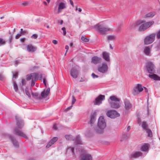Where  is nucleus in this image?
I'll return each instance as SVG.
<instances>
[{"label": "nucleus", "mask_w": 160, "mask_h": 160, "mask_svg": "<svg viewBox=\"0 0 160 160\" xmlns=\"http://www.w3.org/2000/svg\"><path fill=\"white\" fill-rule=\"evenodd\" d=\"M32 95L33 98L36 99H41V98L40 97V96H39V95L37 93H32Z\"/></svg>", "instance_id": "c9c22d12"}, {"label": "nucleus", "mask_w": 160, "mask_h": 160, "mask_svg": "<svg viewBox=\"0 0 160 160\" xmlns=\"http://www.w3.org/2000/svg\"><path fill=\"white\" fill-rule=\"evenodd\" d=\"M9 138L11 139L14 146L15 147H18V143L17 141L14 139V137L12 136H10Z\"/></svg>", "instance_id": "a878e982"}, {"label": "nucleus", "mask_w": 160, "mask_h": 160, "mask_svg": "<svg viewBox=\"0 0 160 160\" xmlns=\"http://www.w3.org/2000/svg\"><path fill=\"white\" fill-rule=\"evenodd\" d=\"M18 76V73L15 72L13 74V77L15 78H16Z\"/></svg>", "instance_id": "864d4df0"}, {"label": "nucleus", "mask_w": 160, "mask_h": 160, "mask_svg": "<svg viewBox=\"0 0 160 160\" xmlns=\"http://www.w3.org/2000/svg\"><path fill=\"white\" fill-rule=\"evenodd\" d=\"M131 129V128L130 126H128L127 129V131H128L130 130Z\"/></svg>", "instance_id": "e2e57ef3"}, {"label": "nucleus", "mask_w": 160, "mask_h": 160, "mask_svg": "<svg viewBox=\"0 0 160 160\" xmlns=\"http://www.w3.org/2000/svg\"><path fill=\"white\" fill-rule=\"evenodd\" d=\"M75 143L78 144H81V141L79 136H77L75 140Z\"/></svg>", "instance_id": "f704fd0d"}, {"label": "nucleus", "mask_w": 160, "mask_h": 160, "mask_svg": "<svg viewBox=\"0 0 160 160\" xmlns=\"http://www.w3.org/2000/svg\"><path fill=\"white\" fill-rule=\"evenodd\" d=\"M143 90V87L142 85L138 84L135 85L132 88V93L134 96H137Z\"/></svg>", "instance_id": "20e7f679"}, {"label": "nucleus", "mask_w": 160, "mask_h": 160, "mask_svg": "<svg viewBox=\"0 0 160 160\" xmlns=\"http://www.w3.org/2000/svg\"><path fill=\"white\" fill-rule=\"evenodd\" d=\"M155 34L152 33L147 36L144 39V43L146 44H149L152 43L154 40Z\"/></svg>", "instance_id": "39448f33"}, {"label": "nucleus", "mask_w": 160, "mask_h": 160, "mask_svg": "<svg viewBox=\"0 0 160 160\" xmlns=\"http://www.w3.org/2000/svg\"><path fill=\"white\" fill-rule=\"evenodd\" d=\"M157 37L158 39L160 38V30L157 32Z\"/></svg>", "instance_id": "a18cd8bd"}, {"label": "nucleus", "mask_w": 160, "mask_h": 160, "mask_svg": "<svg viewBox=\"0 0 160 160\" xmlns=\"http://www.w3.org/2000/svg\"><path fill=\"white\" fill-rule=\"evenodd\" d=\"M50 91V89L49 88L46 90H44L41 93V97L43 98H46L49 94Z\"/></svg>", "instance_id": "6ab92c4d"}, {"label": "nucleus", "mask_w": 160, "mask_h": 160, "mask_svg": "<svg viewBox=\"0 0 160 160\" xmlns=\"http://www.w3.org/2000/svg\"><path fill=\"white\" fill-rule=\"evenodd\" d=\"M16 119L17 120V127L14 129L13 133L15 134L27 138V136L21 130L24 125L23 121L19 118L16 117Z\"/></svg>", "instance_id": "f257e3e1"}, {"label": "nucleus", "mask_w": 160, "mask_h": 160, "mask_svg": "<svg viewBox=\"0 0 160 160\" xmlns=\"http://www.w3.org/2000/svg\"><path fill=\"white\" fill-rule=\"evenodd\" d=\"M25 92H26V95L29 97H30V95L29 92H28V88H27V89L26 88L25 89Z\"/></svg>", "instance_id": "79ce46f5"}, {"label": "nucleus", "mask_w": 160, "mask_h": 160, "mask_svg": "<svg viewBox=\"0 0 160 160\" xmlns=\"http://www.w3.org/2000/svg\"><path fill=\"white\" fill-rule=\"evenodd\" d=\"M21 36V34H17L16 37H15V38L16 39H18V38H19V37Z\"/></svg>", "instance_id": "3c124183"}, {"label": "nucleus", "mask_w": 160, "mask_h": 160, "mask_svg": "<svg viewBox=\"0 0 160 160\" xmlns=\"http://www.w3.org/2000/svg\"><path fill=\"white\" fill-rule=\"evenodd\" d=\"M147 70L149 73H153L154 71V66L151 62H148L147 66Z\"/></svg>", "instance_id": "4468645a"}, {"label": "nucleus", "mask_w": 160, "mask_h": 160, "mask_svg": "<svg viewBox=\"0 0 160 160\" xmlns=\"http://www.w3.org/2000/svg\"><path fill=\"white\" fill-rule=\"evenodd\" d=\"M36 80H32V81L31 86L33 87L34 86Z\"/></svg>", "instance_id": "09e8293b"}, {"label": "nucleus", "mask_w": 160, "mask_h": 160, "mask_svg": "<svg viewBox=\"0 0 160 160\" xmlns=\"http://www.w3.org/2000/svg\"><path fill=\"white\" fill-rule=\"evenodd\" d=\"M25 80L23 79H22V82L23 85H24L25 84Z\"/></svg>", "instance_id": "680f3d73"}, {"label": "nucleus", "mask_w": 160, "mask_h": 160, "mask_svg": "<svg viewBox=\"0 0 160 160\" xmlns=\"http://www.w3.org/2000/svg\"><path fill=\"white\" fill-rule=\"evenodd\" d=\"M116 36L114 35H110L108 37V40L109 41L113 40L115 39Z\"/></svg>", "instance_id": "e433bc0d"}, {"label": "nucleus", "mask_w": 160, "mask_h": 160, "mask_svg": "<svg viewBox=\"0 0 160 160\" xmlns=\"http://www.w3.org/2000/svg\"><path fill=\"white\" fill-rule=\"evenodd\" d=\"M6 43L5 41L2 39L0 38V46L3 45Z\"/></svg>", "instance_id": "ea45409f"}, {"label": "nucleus", "mask_w": 160, "mask_h": 160, "mask_svg": "<svg viewBox=\"0 0 160 160\" xmlns=\"http://www.w3.org/2000/svg\"><path fill=\"white\" fill-rule=\"evenodd\" d=\"M52 42L54 44H56L58 43L57 41L56 40H53Z\"/></svg>", "instance_id": "4d7b16f0"}, {"label": "nucleus", "mask_w": 160, "mask_h": 160, "mask_svg": "<svg viewBox=\"0 0 160 160\" xmlns=\"http://www.w3.org/2000/svg\"><path fill=\"white\" fill-rule=\"evenodd\" d=\"M141 25L139 27L138 30L140 32H143L147 30L146 28L144 25L143 23L140 24Z\"/></svg>", "instance_id": "2f4dec72"}, {"label": "nucleus", "mask_w": 160, "mask_h": 160, "mask_svg": "<svg viewBox=\"0 0 160 160\" xmlns=\"http://www.w3.org/2000/svg\"><path fill=\"white\" fill-rule=\"evenodd\" d=\"M82 40L84 42H88L89 41L88 38H86L84 37H81Z\"/></svg>", "instance_id": "a19ab883"}, {"label": "nucleus", "mask_w": 160, "mask_h": 160, "mask_svg": "<svg viewBox=\"0 0 160 160\" xmlns=\"http://www.w3.org/2000/svg\"><path fill=\"white\" fill-rule=\"evenodd\" d=\"M151 49V48L149 46L145 47L143 50L144 53L147 56H150Z\"/></svg>", "instance_id": "a211bd4d"}, {"label": "nucleus", "mask_w": 160, "mask_h": 160, "mask_svg": "<svg viewBox=\"0 0 160 160\" xmlns=\"http://www.w3.org/2000/svg\"><path fill=\"white\" fill-rule=\"evenodd\" d=\"M106 115L108 117L111 118H114L120 116V114L114 110L108 111L106 112Z\"/></svg>", "instance_id": "423d86ee"}, {"label": "nucleus", "mask_w": 160, "mask_h": 160, "mask_svg": "<svg viewBox=\"0 0 160 160\" xmlns=\"http://www.w3.org/2000/svg\"><path fill=\"white\" fill-rule=\"evenodd\" d=\"M105 99V96L100 95L96 98L94 101V104L96 105H99L102 103V100Z\"/></svg>", "instance_id": "6e6552de"}, {"label": "nucleus", "mask_w": 160, "mask_h": 160, "mask_svg": "<svg viewBox=\"0 0 160 160\" xmlns=\"http://www.w3.org/2000/svg\"><path fill=\"white\" fill-rule=\"evenodd\" d=\"M149 147V144L147 143H145L142 145L141 147V150L143 152H147L148 150Z\"/></svg>", "instance_id": "393cba45"}, {"label": "nucleus", "mask_w": 160, "mask_h": 160, "mask_svg": "<svg viewBox=\"0 0 160 160\" xmlns=\"http://www.w3.org/2000/svg\"><path fill=\"white\" fill-rule=\"evenodd\" d=\"M43 82L44 84L46 86V80L44 78L43 80Z\"/></svg>", "instance_id": "13d9d810"}, {"label": "nucleus", "mask_w": 160, "mask_h": 160, "mask_svg": "<svg viewBox=\"0 0 160 160\" xmlns=\"http://www.w3.org/2000/svg\"><path fill=\"white\" fill-rule=\"evenodd\" d=\"M156 14V13L155 12H150L146 15H145L144 17L146 18H152Z\"/></svg>", "instance_id": "c756f323"}, {"label": "nucleus", "mask_w": 160, "mask_h": 160, "mask_svg": "<svg viewBox=\"0 0 160 160\" xmlns=\"http://www.w3.org/2000/svg\"><path fill=\"white\" fill-rule=\"evenodd\" d=\"M62 29L63 31V35H65L66 34L65 28V27H63L62 28Z\"/></svg>", "instance_id": "c03bdc74"}, {"label": "nucleus", "mask_w": 160, "mask_h": 160, "mask_svg": "<svg viewBox=\"0 0 160 160\" xmlns=\"http://www.w3.org/2000/svg\"><path fill=\"white\" fill-rule=\"evenodd\" d=\"M27 49L29 52H33L36 50L37 48L32 44H29L27 46Z\"/></svg>", "instance_id": "5701e85b"}, {"label": "nucleus", "mask_w": 160, "mask_h": 160, "mask_svg": "<svg viewBox=\"0 0 160 160\" xmlns=\"http://www.w3.org/2000/svg\"><path fill=\"white\" fill-rule=\"evenodd\" d=\"M70 74L73 78H76L78 75L79 71L76 68H73L71 69Z\"/></svg>", "instance_id": "ddd939ff"}, {"label": "nucleus", "mask_w": 160, "mask_h": 160, "mask_svg": "<svg viewBox=\"0 0 160 160\" xmlns=\"http://www.w3.org/2000/svg\"><path fill=\"white\" fill-rule=\"evenodd\" d=\"M26 31H22L21 32V34H24L25 33H26Z\"/></svg>", "instance_id": "0e129e2a"}, {"label": "nucleus", "mask_w": 160, "mask_h": 160, "mask_svg": "<svg viewBox=\"0 0 160 160\" xmlns=\"http://www.w3.org/2000/svg\"><path fill=\"white\" fill-rule=\"evenodd\" d=\"M70 3L71 4L72 6H73V2L71 0H70Z\"/></svg>", "instance_id": "69168bd1"}, {"label": "nucleus", "mask_w": 160, "mask_h": 160, "mask_svg": "<svg viewBox=\"0 0 160 160\" xmlns=\"http://www.w3.org/2000/svg\"><path fill=\"white\" fill-rule=\"evenodd\" d=\"M72 106H70V107H68V108H67L65 110V111H68V110H69L71 108H72Z\"/></svg>", "instance_id": "6e6d98bb"}, {"label": "nucleus", "mask_w": 160, "mask_h": 160, "mask_svg": "<svg viewBox=\"0 0 160 160\" xmlns=\"http://www.w3.org/2000/svg\"><path fill=\"white\" fill-rule=\"evenodd\" d=\"M67 6L65 3L63 2H60L58 5V10L57 13L59 14L61 12L62 10L66 8Z\"/></svg>", "instance_id": "9b49d317"}, {"label": "nucleus", "mask_w": 160, "mask_h": 160, "mask_svg": "<svg viewBox=\"0 0 160 160\" xmlns=\"http://www.w3.org/2000/svg\"><path fill=\"white\" fill-rule=\"evenodd\" d=\"M154 23L153 21H151L149 22H143V24L145 25L146 29H148L151 26L153 25Z\"/></svg>", "instance_id": "bb28decb"}, {"label": "nucleus", "mask_w": 160, "mask_h": 160, "mask_svg": "<svg viewBox=\"0 0 160 160\" xmlns=\"http://www.w3.org/2000/svg\"><path fill=\"white\" fill-rule=\"evenodd\" d=\"M82 9L80 8H79L78 9V11L79 12H81L82 11Z\"/></svg>", "instance_id": "774afa93"}, {"label": "nucleus", "mask_w": 160, "mask_h": 160, "mask_svg": "<svg viewBox=\"0 0 160 160\" xmlns=\"http://www.w3.org/2000/svg\"><path fill=\"white\" fill-rule=\"evenodd\" d=\"M145 22L144 20H139L138 21H136L135 22L132 23L129 26L130 29H132L134 28L137 26L140 25V24Z\"/></svg>", "instance_id": "f8f14e48"}, {"label": "nucleus", "mask_w": 160, "mask_h": 160, "mask_svg": "<svg viewBox=\"0 0 160 160\" xmlns=\"http://www.w3.org/2000/svg\"><path fill=\"white\" fill-rule=\"evenodd\" d=\"M128 137V134L127 133H123L121 136V141H122L124 140L127 139Z\"/></svg>", "instance_id": "473e14b6"}, {"label": "nucleus", "mask_w": 160, "mask_h": 160, "mask_svg": "<svg viewBox=\"0 0 160 160\" xmlns=\"http://www.w3.org/2000/svg\"><path fill=\"white\" fill-rule=\"evenodd\" d=\"M38 74L37 73H31L27 75V80H37L38 79Z\"/></svg>", "instance_id": "9d476101"}, {"label": "nucleus", "mask_w": 160, "mask_h": 160, "mask_svg": "<svg viewBox=\"0 0 160 160\" xmlns=\"http://www.w3.org/2000/svg\"><path fill=\"white\" fill-rule=\"evenodd\" d=\"M149 77L152 79H153L155 80H160V77L158 76L157 75L155 74H153L152 75L149 74Z\"/></svg>", "instance_id": "c85d7f7f"}, {"label": "nucleus", "mask_w": 160, "mask_h": 160, "mask_svg": "<svg viewBox=\"0 0 160 160\" xmlns=\"http://www.w3.org/2000/svg\"><path fill=\"white\" fill-rule=\"evenodd\" d=\"M69 46L68 45H66L65 47V48L66 49V51H68L69 49Z\"/></svg>", "instance_id": "052dcab7"}, {"label": "nucleus", "mask_w": 160, "mask_h": 160, "mask_svg": "<svg viewBox=\"0 0 160 160\" xmlns=\"http://www.w3.org/2000/svg\"><path fill=\"white\" fill-rule=\"evenodd\" d=\"M13 86L15 91L16 92H17L18 90V87L16 83L15 82H13Z\"/></svg>", "instance_id": "58836bf2"}, {"label": "nucleus", "mask_w": 160, "mask_h": 160, "mask_svg": "<svg viewBox=\"0 0 160 160\" xmlns=\"http://www.w3.org/2000/svg\"><path fill=\"white\" fill-rule=\"evenodd\" d=\"M138 124L140 125L141 124V123H140V120L139 119H138Z\"/></svg>", "instance_id": "338daca9"}, {"label": "nucleus", "mask_w": 160, "mask_h": 160, "mask_svg": "<svg viewBox=\"0 0 160 160\" xmlns=\"http://www.w3.org/2000/svg\"><path fill=\"white\" fill-rule=\"evenodd\" d=\"M81 160H92V157L91 155L85 153L82 155Z\"/></svg>", "instance_id": "dca6fc26"}, {"label": "nucleus", "mask_w": 160, "mask_h": 160, "mask_svg": "<svg viewBox=\"0 0 160 160\" xmlns=\"http://www.w3.org/2000/svg\"><path fill=\"white\" fill-rule=\"evenodd\" d=\"M148 125L145 122H143L142 124V127L143 129L145 130L147 133L148 134V136L151 137L152 136V132L148 128Z\"/></svg>", "instance_id": "1a4fd4ad"}, {"label": "nucleus", "mask_w": 160, "mask_h": 160, "mask_svg": "<svg viewBox=\"0 0 160 160\" xmlns=\"http://www.w3.org/2000/svg\"><path fill=\"white\" fill-rule=\"evenodd\" d=\"M4 79V77L2 74H0V80H2Z\"/></svg>", "instance_id": "8fccbe9b"}, {"label": "nucleus", "mask_w": 160, "mask_h": 160, "mask_svg": "<svg viewBox=\"0 0 160 160\" xmlns=\"http://www.w3.org/2000/svg\"><path fill=\"white\" fill-rule=\"evenodd\" d=\"M67 151L71 152L72 155H73L74 152V148L72 147H69L67 148Z\"/></svg>", "instance_id": "72a5a7b5"}, {"label": "nucleus", "mask_w": 160, "mask_h": 160, "mask_svg": "<svg viewBox=\"0 0 160 160\" xmlns=\"http://www.w3.org/2000/svg\"><path fill=\"white\" fill-rule=\"evenodd\" d=\"M72 104H73L75 102H76V99L73 96H72Z\"/></svg>", "instance_id": "49530a36"}, {"label": "nucleus", "mask_w": 160, "mask_h": 160, "mask_svg": "<svg viewBox=\"0 0 160 160\" xmlns=\"http://www.w3.org/2000/svg\"><path fill=\"white\" fill-rule=\"evenodd\" d=\"M110 99L112 101V102H119L120 99L118 98L116 96H111L110 98Z\"/></svg>", "instance_id": "7c9ffc66"}, {"label": "nucleus", "mask_w": 160, "mask_h": 160, "mask_svg": "<svg viewBox=\"0 0 160 160\" xmlns=\"http://www.w3.org/2000/svg\"><path fill=\"white\" fill-rule=\"evenodd\" d=\"M103 58L107 62H110V58L109 54L107 52H103L102 53Z\"/></svg>", "instance_id": "4be33fe9"}, {"label": "nucleus", "mask_w": 160, "mask_h": 160, "mask_svg": "<svg viewBox=\"0 0 160 160\" xmlns=\"http://www.w3.org/2000/svg\"><path fill=\"white\" fill-rule=\"evenodd\" d=\"M98 128L95 129V131L99 133L103 132V130L106 127V123L104 118L101 116L99 118L98 123Z\"/></svg>", "instance_id": "f03ea898"}, {"label": "nucleus", "mask_w": 160, "mask_h": 160, "mask_svg": "<svg viewBox=\"0 0 160 160\" xmlns=\"http://www.w3.org/2000/svg\"><path fill=\"white\" fill-rule=\"evenodd\" d=\"M57 124H54L53 126V128L54 129H55V130H57Z\"/></svg>", "instance_id": "603ef678"}, {"label": "nucleus", "mask_w": 160, "mask_h": 160, "mask_svg": "<svg viewBox=\"0 0 160 160\" xmlns=\"http://www.w3.org/2000/svg\"><path fill=\"white\" fill-rule=\"evenodd\" d=\"M65 138L67 140H70L72 139V136L70 135H67L65 136Z\"/></svg>", "instance_id": "4c0bfd02"}, {"label": "nucleus", "mask_w": 160, "mask_h": 160, "mask_svg": "<svg viewBox=\"0 0 160 160\" xmlns=\"http://www.w3.org/2000/svg\"><path fill=\"white\" fill-rule=\"evenodd\" d=\"M25 38H24L20 39L21 41L22 42H24L25 41Z\"/></svg>", "instance_id": "bf43d9fd"}, {"label": "nucleus", "mask_w": 160, "mask_h": 160, "mask_svg": "<svg viewBox=\"0 0 160 160\" xmlns=\"http://www.w3.org/2000/svg\"><path fill=\"white\" fill-rule=\"evenodd\" d=\"M28 2H24L22 3V4L24 6L27 5H28Z\"/></svg>", "instance_id": "5fc2aeb1"}, {"label": "nucleus", "mask_w": 160, "mask_h": 160, "mask_svg": "<svg viewBox=\"0 0 160 160\" xmlns=\"http://www.w3.org/2000/svg\"><path fill=\"white\" fill-rule=\"evenodd\" d=\"M38 37V35L36 34H34L32 35L31 37V38H34V39H36Z\"/></svg>", "instance_id": "37998d69"}, {"label": "nucleus", "mask_w": 160, "mask_h": 160, "mask_svg": "<svg viewBox=\"0 0 160 160\" xmlns=\"http://www.w3.org/2000/svg\"><path fill=\"white\" fill-rule=\"evenodd\" d=\"M125 107L126 110L130 109L132 107V105L130 102L128 100L125 101Z\"/></svg>", "instance_id": "b1692460"}, {"label": "nucleus", "mask_w": 160, "mask_h": 160, "mask_svg": "<svg viewBox=\"0 0 160 160\" xmlns=\"http://www.w3.org/2000/svg\"><path fill=\"white\" fill-rule=\"evenodd\" d=\"M92 78H98V76L95 75L94 73H92Z\"/></svg>", "instance_id": "de8ad7c7"}, {"label": "nucleus", "mask_w": 160, "mask_h": 160, "mask_svg": "<svg viewBox=\"0 0 160 160\" xmlns=\"http://www.w3.org/2000/svg\"><path fill=\"white\" fill-rule=\"evenodd\" d=\"M96 114L95 112H94L93 114L91 116L90 121V123L91 124V125H92L94 123L96 120Z\"/></svg>", "instance_id": "cd10ccee"}, {"label": "nucleus", "mask_w": 160, "mask_h": 160, "mask_svg": "<svg viewBox=\"0 0 160 160\" xmlns=\"http://www.w3.org/2000/svg\"><path fill=\"white\" fill-rule=\"evenodd\" d=\"M58 138L57 137H55L51 139L49 142L48 143L46 146V147L47 148H49L51 146V145L54 144V143L58 140Z\"/></svg>", "instance_id": "aec40b11"}, {"label": "nucleus", "mask_w": 160, "mask_h": 160, "mask_svg": "<svg viewBox=\"0 0 160 160\" xmlns=\"http://www.w3.org/2000/svg\"><path fill=\"white\" fill-rule=\"evenodd\" d=\"M111 107L114 108H118L120 107L119 102H111L109 100Z\"/></svg>", "instance_id": "f3484780"}, {"label": "nucleus", "mask_w": 160, "mask_h": 160, "mask_svg": "<svg viewBox=\"0 0 160 160\" xmlns=\"http://www.w3.org/2000/svg\"><path fill=\"white\" fill-rule=\"evenodd\" d=\"M108 65L105 62L103 63L102 65L99 66L98 68V71L102 73L106 72L108 71Z\"/></svg>", "instance_id": "0eeeda50"}, {"label": "nucleus", "mask_w": 160, "mask_h": 160, "mask_svg": "<svg viewBox=\"0 0 160 160\" xmlns=\"http://www.w3.org/2000/svg\"><path fill=\"white\" fill-rule=\"evenodd\" d=\"M142 153L140 152H134L132 153L130 155L131 158H137L142 156Z\"/></svg>", "instance_id": "412c9836"}, {"label": "nucleus", "mask_w": 160, "mask_h": 160, "mask_svg": "<svg viewBox=\"0 0 160 160\" xmlns=\"http://www.w3.org/2000/svg\"><path fill=\"white\" fill-rule=\"evenodd\" d=\"M102 61V59L97 56L93 57L92 58V62L95 64L100 63Z\"/></svg>", "instance_id": "2eb2a0df"}, {"label": "nucleus", "mask_w": 160, "mask_h": 160, "mask_svg": "<svg viewBox=\"0 0 160 160\" xmlns=\"http://www.w3.org/2000/svg\"><path fill=\"white\" fill-rule=\"evenodd\" d=\"M95 28L100 33L102 34H104L106 32L111 30L110 28L102 22H100L97 24Z\"/></svg>", "instance_id": "7ed1b4c3"}]
</instances>
